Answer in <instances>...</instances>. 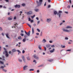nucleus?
Listing matches in <instances>:
<instances>
[{"instance_id":"e433bc0d","label":"nucleus","mask_w":73,"mask_h":73,"mask_svg":"<svg viewBox=\"0 0 73 73\" xmlns=\"http://www.w3.org/2000/svg\"><path fill=\"white\" fill-rule=\"evenodd\" d=\"M55 46L54 45H52L51 46V48H54Z\"/></svg>"},{"instance_id":"774afa93","label":"nucleus","mask_w":73,"mask_h":73,"mask_svg":"<svg viewBox=\"0 0 73 73\" xmlns=\"http://www.w3.org/2000/svg\"><path fill=\"white\" fill-rule=\"evenodd\" d=\"M40 21H38V24H39L40 23Z\"/></svg>"},{"instance_id":"f257e3e1","label":"nucleus","mask_w":73,"mask_h":73,"mask_svg":"<svg viewBox=\"0 0 73 73\" xmlns=\"http://www.w3.org/2000/svg\"><path fill=\"white\" fill-rule=\"evenodd\" d=\"M42 0H39V2L37 1H36V4H38V7L40 6V5L42 4Z\"/></svg>"},{"instance_id":"4468645a","label":"nucleus","mask_w":73,"mask_h":73,"mask_svg":"<svg viewBox=\"0 0 73 73\" xmlns=\"http://www.w3.org/2000/svg\"><path fill=\"white\" fill-rule=\"evenodd\" d=\"M11 51L13 52H16V49H13Z\"/></svg>"},{"instance_id":"e2e57ef3","label":"nucleus","mask_w":73,"mask_h":73,"mask_svg":"<svg viewBox=\"0 0 73 73\" xmlns=\"http://www.w3.org/2000/svg\"><path fill=\"white\" fill-rule=\"evenodd\" d=\"M6 2H9V0H5Z\"/></svg>"},{"instance_id":"603ef678","label":"nucleus","mask_w":73,"mask_h":73,"mask_svg":"<svg viewBox=\"0 0 73 73\" xmlns=\"http://www.w3.org/2000/svg\"><path fill=\"white\" fill-rule=\"evenodd\" d=\"M31 23H33V20H31Z\"/></svg>"},{"instance_id":"a211bd4d","label":"nucleus","mask_w":73,"mask_h":73,"mask_svg":"<svg viewBox=\"0 0 73 73\" xmlns=\"http://www.w3.org/2000/svg\"><path fill=\"white\" fill-rule=\"evenodd\" d=\"M32 33H33V34H34V33L35 32V31H34V29H33V27L32 28Z\"/></svg>"},{"instance_id":"393cba45","label":"nucleus","mask_w":73,"mask_h":73,"mask_svg":"<svg viewBox=\"0 0 73 73\" xmlns=\"http://www.w3.org/2000/svg\"><path fill=\"white\" fill-rule=\"evenodd\" d=\"M27 25L29 26V27H30V28H31V25H30L29 24V23H27Z\"/></svg>"},{"instance_id":"423d86ee","label":"nucleus","mask_w":73,"mask_h":73,"mask_svg":"<svg viewBox=\"0 0 73 73\" xmlns=\"http://www.w3.org/2000/svg\"><path fill=\"white\" fill-rule=\"evenodd\" d=\"M22 58L24 62L25 63V58L24 57V56H22Z\"/></svg>"},{"instance_id":"37998d69","label":"nucleus","mask_w":73,"mask_h":73,"mask_svg":"<svg viewBox=\"0 0 73 73\" xmlns=\"http://www.w3.org/2000/svg\"><path fill=\"white\" fill-rule=\"evenodd\" d=\"M64 13H65L66 14H68V11H65Z\"/></svg>"},{"instance_id":"0e129e2a","label":"nucleus","mask_w":73,"mask_h":73,"mask_svg":"<svg viewBox=\"0 0 73 73\" xmlns=\"http://www.w3.org/2000/svg\"><path fill=\"white\" fill-rule=\"evenodd\" d=\"M48 3H50V0H48Z\"/></svg>"},{"instance_id":"c85d7f7f","label":"nucleus","mask_w":73,"mask_h":73,"mask_svg":"<svg viewBox=\"0 0 73 73\" xmlns=\"http://www.w3.org/2000/svg\"><path fill=\"white\" fill-rule=\"evenodd\" d=\"M0 64H4V62H3L0 60Z\"/></svg>"},{"instance_id":"c03bdc74","label":"nucleus","mask_w":73,"mask_h":73,"mask_svg":"<svg viewBox=\"0 0 73 73\" xmlns=\"http://www.w3.org/2000/svg\"><path fill=\"white\" fill-rule=\"evenodd\" d=\"M4 68V66H2L1 67V68H2V69H3Z\"/></svg>"},{"instance_id":"79ce46f5","label":"nucleus","mask_w":73,"mask_h":73,"mask_svg":"<svg viewBox=\"0 0 73 73\" xmlns=\"http://www.w3.org/2000/svg\"><path fill=\"white\" fill-rule=\"evenodd\" d=\"M69 2L70 4H72V1H71V0H69Z\"/></svg>"},{"instance_id":"bb28decb","label":"nucleus","mask_w":73,"mask_h":73,"mask_svg":"<svg viewBox=\"0 0 73 73\" xmlns=\"http://www.w3.org/2000/svg\"><path fill=\"white\" fill-rule=\"evenodd\" d=\"M18 39H19V40H21V36H19L18 37Z\"/></svg>"},{"instance_id":"72a5a7b5","label":"nucleus","mask_w":73,"mask_h":73,"mask_svg":"<svg viewBox=\"0 0 73 73\" xmlns=\"http://www.w3.org/2000/svg\"><path fill=\"white\" fill-rule=\"evenodd\" d=\"M66 51H68V52H70L71 51V49L67 50Z\"/></svg>"},{"instance_id":"bf43d9fd","label":"nucleus","mask_w":73,"mask_h":73,"mask_svg":"<svg viewBox=\"0 0 73 73\" xmlns=\"http://www.w3.org/2000/svg\"><path fill=\"white\" fill-rule=\"evenodd\" d=\"M33 26H34V27H35L36 25V24L35 23L33 25Z\"/></svg>"},{"instance_id":"a19ab883","label":"nucleus","mask_w":73,"mask_h":73,"mask_svg":"<svg viewBox=\"0 0 73 73\" xmlns=\"http://www.w3.org/2000/svg\"><path fill=\"white\" fill-rule=\"evenodd\" d=\"M20 35L21 36H24V34H23L21 33V34Z\"/></svg>"},{"instance_id":"f8f14e48","label":"nucleus","mask_w":73,"mask_h":73,"mask_svg":"<svg viewBox=\"0 0 73 73\" xmlns=\"http://www.w3.org/2000/svg\"><path fill=\"white\" fill-rule=\"evenodd\" d=\"M53 61V59H50L48 60V61H49L50 62H52Z\"/></svg>"},{"instance_id":"6e6552de","label":"nucleus","mask_w":73,"mask_h":73,"mask_svg":"<svg viewBox=\"0 0 73 73\" xmlns=\"http://www.w3.org/2000/svg\"><path fill=\"white\" fill-rule=\"evenodd\" d=\"M51 20H52V19L50 18L47 19V22H48V23H49L50 21H51Z\"/></svg>"},{"instance_id":"dca6fc26","label":"nucleus","mask_w":73,"mask_h":73,"mask_svg":"<svg viewBox=\"0 0 73 73\" xmlns=\"http://www.w3.org/2000/svg\"><path fill=\"white\" fill-rule=\"evenodd\" d=\"M42 42H43V43H45V42H46V40H45V39H44L42 40Z\"/></svg>"},{"instance_id":"338daca9","label":"nucleus","mask_w":73,"mask_h":73,"mask_svg":"<svg viewBox=\"0 0 73 73\" xmlns=\"http://www.w3.org/2000/svg\"><path fill=\"white\" fill-rule=\"evenodd\" d=\"M9 54H11V51H9Z\"/></svg>"},{"instance_id":"1a4fd4ad","label":"nucleus","mask_w":73,"mask_h":73,"mask_svg":"<svg viewBox=\"0 0 73 73\" xmlns=\"http://www.w3.org/2000/svg\"><path fill=\"white\" fill-rule=\"evenodd\" d=\"M5 35L7 38H9V37L8 36H9V33H7L6 34H5Z\"/></svg>"},{"instance_id":"3c124183","label":"nucleus","mask_w":73,"mask_h":73,"mask_svg":"<svg viewBox=\"0 0 73 73\" xmlns=\"http://www.w3.org/2000/svg\"><path fill=\"white\" fill-rule=\"evenodd\" d=\"M23 42H25V39H23Z\"/></svg>"},{"instance_id":"9d476101","label":"nucleus","mask_w":73,"mask_h":73,"mask_svg":"<svg viewBox=\"0 0 73 73\" xmlns=\"http://www.w3.org/2000/svg\"><path fill=\"white\" fill-rule=\"evenodd\" d=\"M27 13L28 15H31L32 13V11H30L29 12H28Z\"/></svg>"},{"instance_id":"a878e982","label":"nucleus","mask_w":73,"mask_h":73,"mask_svg":"<svg viewBox=\"0 0 73 73\" xmlns=\"http://www.w3.org/2000/svg\"><path fill=\"white\" fill-rule=\"evenodd\" d=\"M38 48L40 50H41V48L40 46H38Z\"/></svg>"},{"instance_id":"cd10ccee","label":"nucleus","mask_w":73,"mask_h":73,"mask_svg":"<svg viewBox=\"0 0 73 73\" xmlns=\"http://www.w3.org/2000/svg\"><path fill=\"white\" fill-rule=\"evenodd\" d=\"M18 60H19V62H22V60L21 59H19Z\"/></svg>"},{"instance_id":"c9c22d12","label":"nucleus","mask_w":73,"mask_h":73,"mask_svg":"<svg viewBox=\"0 0 73 73\" xmlns=\"http://www.w3.org/2000/svg\"><path fill=\"white\" fill-rule=\"evenodd\" d=\"M42 32H41L40 35V36H42Z\"/></svg>"},{"instance_id":"7ed1b4c3","label":"nucleus","mask_w":73,"mask_h":73,"mask_svg":"<svg viewBox=\"0 0 73 73\" xmlns=\"http://www.w3.org/2000/svg\"><path fill=\"white\" fill-rule=\"evenodd\" d=\"M25 33L26 35H28V36H30V33H31V31H29L27 33L26 32V31H25Z\"/></svg>"},{"instance_id":"6ab92c4d","label":"nucleus","mask_w":73,"mask_h":73,"mask_svg":"<svg viewBox=\"0 0 73 73\" xmlns=\"http://www.w3.org/2000/svg\"><path fill=\"white\" fill-rule=\"evenodd\" d=\"M17 52L19 53L18 54H19V53H21V52L20 51V50H17Z\"/></svg>"},{"instance_id":"9b49d317","label":"nucleus","mask_w":73,"mask_h":73,"mask_svg":"<svg viewBox=\"0 0 73 73\" xmlns=\"http://www.w3.org/2000/svg\"><path fill=\"white\" fill-rule=\"evenodd\" d=\"M8 20H12V17H10L8 18Z\"/></svg>"},{"instance_id":"39448f33","label":"nucleus","mask_w":73,"mask_h":73,"mask_svg":"<svg viewBox=\"0 0 73 73\" xmlns=\"http://www.w3.org/2000/svg\"><path fill=\"white\" fill-rule=\"evenodd\" d=\"M15 8H20V5H16L15 6Z\"/></svg>"},{"instance_id":"6e6d98bb","label":"nucleus","mask_w":73,"mask_h":73,"mask_svg":"<svg viewBox=\"0 0 73 73\" xmlns=\"http://www.w3.org/2000/svg\"><path fill=\"white\" fill-rule=\"evenodd\" d=\"M36 35H37V36L39 35V33H37L36 34Z\"/></svg>"},{"instance_id":"ea45409f","label":"nucleus","mask_w":73,"mask_h":73,"mask_svg":"<svg viewBox=\"0 0 73 73\" xmlns=\"http://www.w3.org/2000/svg\"><path fill=\"white\" fill-rule=\"evenodd\" d=\"M34 70V69H31L29 70L30 71H33Z\"/></svg>"},{"instance_id":"58836bf2","label":"nucleus","mask_w":73,"mask_h":73,"mask_svg":"<svg viewBox=\"0 0 73 73\" xmlns=\"http://www.w3.org/2000/svg\"><path fill=\"white\" fill-rule=\"evenodd\" d=\"M44 49L45 51H46V47H44Z\"/></svg>"},{"instance_id":"c756f323","label":"nucleus","mask_w":73,"mask_h":73,"mask_svg":"<svg viewBox=\"0 0 73 73\" xmlns=\"http://www.w3.org/2000/svg\"><path fill=\"white\" fill-rule=\"evenodd\" d=\"M33 62H35V64H36L37 63V62H36V60H34L33 61Z\"/></svg>"},{"instance_id":"2f4dec72","label":"nucleus","mask_w":73,"mask_h":73,"mask_svg":"<svg viewBox=\"0 0 73 73\" xmlns=\"http://www.w3.org/2000/svg\"><path fill=\"white\" fill-rule=\"evenodd\" d=\"M22 6H23V7H25V4L24 3H23V4H22Z\"/></svg>"},{"instance_id":"f03ea898","label":"nucleus","mask_w":73,"mask_h":73,"mask_svg":"<svg viewBox=\"0 0 73 73\" xmlns=\"http://www.w3.org/2000/svg\"><path fill=\"white\" fill-rule=\"evenodd\" d=\"M62 13V12L61 11H59V13H57V15L58 16V15H59V17L60 18V17H61V13Z\"/></svg>"},{"instance_id":"864d4df0","label":"nucleus","mask_w":73,"mask_h":73,"mask_svg":"<svg viewBox=\"0 0 73 73\" xmlns=\"http://www.w3.org/2000/svg\"><path fill=\"white\" fill-rule=\"evenodd\" d=\"M36 20H39V19H38V17H36Z\"/></svg>"},{"instance_id":"4c0bfd02","label":"nucleus","mask_w":73,"mask_h":73,"mask_svg":"<svg viewBox=\"0 0 73 73\" xmlns=\"http://www.w3.org/2000/svg\"><path fill=\"white\" fill-rule=\"evenodd\" d=\"M0 30L1 31H3V29H2V28H1V27H0Z\"/></svg>"},{"instance_id":"412c9836","label":"nucleus","mask_w":73,"mask_h":73,"mask_svg":"<svg viewBox=\"0 0 73 73\" xmlns=\"http://www.w3.org/2000/svg\"><path fill=\"white\" fill-rule=\"evenodd\" d=\"M61 47L62 48H65V46H63L62 45H61Z\"/></svg>"},{"instance_id":"de8ad7c7","label":"nucleus","mask_w":73,"mask_h":73,"mask_svg":"<svg viewBox=\"0 0 73 73\" xmlns=\"http://www.w3.org/2000/svg\"><path fill=\"white\" fill-rule=\"evenodd\" d=\"M25 53V50H23V51H22V53Z\"/></svg>"},{"instance_id":"4d7b16f0","label":"nucleus","mask_w":73,"mask_h":73,"mask_svg":"<svg viewBox=\"0 0 73 73\" xmlns=\"http://www.w3.org/2000/svg\"><path fill=\"white\" fill-rule=\"evenodd\" d=\"M65 40H68V37H66L65 38Z\"/></svg>"},{"instance_id":"052dcab7","label":"nucleus","mask_w":73,"mask_h":73,"mask_svg":"<svg viewBox=\"0 0 73 73\" xmlns=\"http://www.w3.org/2000/svg\"><path fill=\"white\" fill-rule=\"evenodd\" d=\"M49 42H50V43H52V41L50 40V41H49Z\"/></svg>"},{"instance_id":"aec40b11","label":"nucleus","mask_w":73,"mask_h":73,"mask_svg":"<svg viewBox=\"0 0 73 73\" xmlns=\"http://www.w3.org/2000/svg\"><path fill=\"white\" fill-rule=\"evenodd\" d=\"M66 28H67V29H69V28H72V27L69 26H68L66 27Z\"/></svg>"},{"instance_id":"2eb2a0df","label":"nucleus","mask_w":73,"mask_h":73,"mask_svg":"<svg viewBox=\"0 0 73 73\" xmlns=\"http://www.w3.org/2000/svg\"><path fill=\"white\" fill-rule=\"evenodd\" d=\"M27 67H28V66H24V67H23V70H25V68H27Z\"/></svg>"},{"instance_id":"09e8293b","label":"nucleus","mask_w":73,"mask_h":73,"mask_svg":"<svg viewBox=\"0 0 73 73\" xmlns=\"http://www.w3.org/2000/svg\"><path fill=\"white\" fill-rule=\"evenodd\" d=\"M70 5H68L67 6V8H70Z\"/></svg>"},{"instance_id":"20e7f679","label":"nucleus","mask_w":73,"mask_h":73,"mask_svg":"<svg viewBox=\"0 0 73 73\" xmlns=\"http://www.w3.org/2000/svg\"><path fill=\"white\" fill-rule=\"evenodd\" d=\"M63 31L64 32H69L70 31L68 30L67 29H63Z\"/></svg>"},{"instance_id":"7c9ffc66","label":"nucleus","mask_w":73,"mask_h":73,"mask_svg":"<svg viewBox=\"0 0 73 73\" xmlns=\"http://www.w3.org/2000/svg\"><path fill=\"white\" fill-rule=\"evenodd\" d=\"M27 60H30V58H29V57H27Z\"/></svg>"},{"instance_id":"69168bd1","label":"nucleus","mask_w":73,"mask_h":73,"mask_svg":"<svg viewBox=\"0 0 73 73\" xmlns=\"http://www.w3.org/2000/svg\"><path fill=\"white\" fill-rule=\"evenodd\" d=\"M21 33H24V31L23 30L21 31Z\"/></svg>"},{"instance_id":"13d9d810","label":"nucleus","mask_w":73,"mask_h":73,"mask_svg":"<svg viewBox=\"0 0 73 73\" xmlns=\"http://www.w3.org/2000/svg\"><path fill=\"white\" fill-rule=\"evenodd\" d=\"M1 35L3 36H4V33H2Z\"/></svg>"},{"instance_id":"0eeeda50","label":"nucleus","mask_w":73,"mask_h":73,"mask_svg":"<svg viewBox=\"0 0 73 73\" xmlns=\"http://www.w3.org/2000/svg\"><path fill=\"white\" fill-rule=\"evenodd\" d=\"M34 58H35L37 59V60H38V58H38V57L36 56V54H35L34 55Z\"/></svg>"},{"instance_id":"4be33fe9","label":"nucleus","mask_w":73,"mask_h":73,"mask_svg":"<svg viewBox=\"0 0 73 73\" xmlns=\"http://www.w3.org/2000/svg\"><path fill=\"white\" fill-rule=\"evenodd\" d=\"M50 44H47L46 45V47L47 48H49V47H50Z\"/></svg>"},{"instance_id":"680f3d73","label":"nucleus","mask_w":73,"mask_h":73,"mask_svg":"<svg viewBox=\"0 0 73 73\" xmlns=\"http://www.w3.org/2000/svg\"><path fill=\"white\" fill-rule=\"evenodd\" d=\"M5 52L6 53V54H8V52H7V51H5Z\"/></svg>"},{"instance_id":"b1692460","label":"nucleus","mask_w":73,"mask_h":73,"mask_svg":"<svg viewBox=\"0 0 73 73\" xmlns=\"http://www.w3.org/2000/svg\"><path fill=\"white\" fill-rule=\"evenodd\" d=\"M5 56H6V57H8L9 55H8V54H5Z\"/></svg>"},{"instance_id":"8fccbe9b","label":"nucleus","mask_w":73,"mask_h":73,"mask_svg":"<svg viewBox=\"0 0 73 73\" xmlns=\"http://www.w3.org/2000/svg\"><path fill=\"white\" fill-rule=\"evenodd\" d=\"M50 5H49L48 7V8H50Z\"/></svg>"},{"instance_id":"473e14b6","label":"nucleus","mask_w":73,"mask_h":73,"mask_svg":"<svg viewBox=\"0 0 73 73\" xmlns=\"http://www.w3.org/2000/svg\"><path fill=\"white\" fill-rule=\"evenodd\" d=\"M35 17V15H34L33 16H32L31 18L32 19H33Z\"/></svg>"},{"instance_id":"5fc2aeb1","label":"nucleus","mask_w":73,"mask_h":73,"mask_svg":"<svg viewBox=\"0 0 73 73\" xmlns=\"http://www.w3.org/2000/svg\"><path fill=\"white\" fill-rule=\"evenodd\" d=\"M31 18H29V21H31Z\"/></svg>"},{"instance_id":"f704fd0d","label":"nucleus","mask_w":73,"mask_h":73,"mask_svg":"<svg viewBox=\"0 0 73 73\" xmlns=\"http://www.w3.org/2000/svg\"><path fill=\"white\" fill-rule=\"evenodd\" d=\"M36 30L38 31V32H40V30L38 29H36Z\"/></svg>"},{"instance_id":"ddd939ff","label":"nucleus","mask_w":73,"mask_h":73,"mask_svg":"<svg viewBox=\"0 0 73 73\" xmlns=\"http://www.w3.org/2000/svg\"><path fill=\"white\" fill-rule=\"evenodd\" d=\"M35 12H39V9H35Z\"/></svg>"},{"instance_id":"a18cd8bd","label":"nucleus","mask_w":73,"mask_h":73,"mask_svg":"<svg viewBox=\"0 0 73 73\" xmlns=\"http://www.w3.org/2000/svg\"><path fill=\"white\" fill-rule=\"evenodd\" d=\"M50 52H51V53H53V52H54V51H53L52 50H50Z\"/></svg>"},{"instance_id":"f3484780","label":"nucleus","mask_w":73,"mask_h":73,"mask_svg":"<svg viewBox=\"0 0 73 73\" xmlns=\"http://www.w3.org/2000/svg\"><path fill=\"white\" fill-rule=\"evenodd\" d=\"M54 15H57V13H57V11H54Z\"/></svg>"},{"instance_id":"49530a36","label":"nucleus","mask_w":73,"mask_h":73,"mask_svg":"<svg viewBox=\"0 0 73 73\" xmlns=\"http://www.w3.org/2000/svg\"><path fill=\"white\" fill-rule=\"evenodd\" d=\"M14 20H16V16H15V17H14Z\"/></svg>"},{"instance_id":"5701e85b","label":"nucleus","mask_w":73,"mask_h":73,"mask_svg":"<svg viewBox=\"0 0 73 73\" xmlns=\"http://www.w3.org/2000/svg\"><path fill=\"white\" fill-rule=\"evenodd\" d=\"M2 70L4 72H7V70H4V69H2Z\"/></svg>"}]
</instances>
